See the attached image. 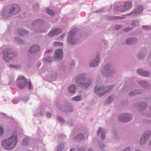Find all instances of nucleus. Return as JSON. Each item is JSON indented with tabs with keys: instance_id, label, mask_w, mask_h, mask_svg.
I'll return each instance as SVG.
<instances>
[{
	"instance_id": "1",
	"label": "nucleus",
	"mask_w": 151,
	"mask_h": 151,
	"mask_svg": "<svg viewBox=\"0 0 151 151\" xmlns=\"http://www.w3.org/2000/svg\"><path fill=\"white\" fill-rule=\"evenodd\" d=\"M92 83V79L87 78L86 74L84 73L78 75L76 78V84L84 89H87Z\"/></svg>"
},
{
	"instance_id": "2",
	"label": "nucleus",
	"mask_w": 151,
	"mask_h": 151,
	"mask_svg": "<svg viewBox=\"0 0 151 151\" xmlns=\"http://www.w3.org/2000/svg\"><path fill=\"white\" fill-rule=\"evenodd\" d=\"M21 10L19 5L14 4L5 7L1 14L4 18H8L17 14Z\"/></svg>"
},
{
	"instance_id": "3",
	"label": "nucleus",
	"mask_w": 151,
	"mask_h": 151,
	"mask_svg": "<svg viewBox=\"0 0 151 151\" xmlns=\"http://www.w3.org/2000/svg\"><path fill=\"white\" fill-rule=\"evenodd\" d=\"M17 143V137L16 135H14L2 142V145L6 150H10L14 147Z\"/></svg>"
},
{
	"instance_id": "4",
	"label": "nucleus",
	"mask_w": 151,
	"mask_h": 151,
	"mask_svg": "<svg viewBox=\"0 0 151 151\" xmlns=\"http://www.w3.org/2000/svg\"><path fill=\"white\" fill-rule=\"evenodd\" d=\"M114 87V85L107 87L96 86L94 88V91L98 96H101L104 95L106 92L110 91Z\"/></svg>"
},
{
	"instance_id": "5",
	"label": "nucleus",
	"mask_w": 151,
	"mask_h": 151,
	"mask_svg": "<svg viewBox=\"0 0 151 151\" xmlns=\"http://www.w3.org/2000/svg\"><path fill=\"white\" fill-rule=\"evenodd\" d=\"M102 73L105 76L108 77L113 76L116 72L114 68L111 64H108L103 68Z\"/></svg>"
},
{
	"instance_id": "6",
	"label": "nucleus",
	"mask_w": 151,
	"mask_h": 151,
	"mask_svg": "<svg viewBox=\"0 0 151 151\" xmlns=\"http://www.w3.org/2000/svg\"><path fill=\"white\" fill-rule=\"evenodd\" d=\"M3 54V58L7 63H9L17 55L14 54V52L10 48L5 49L2 52Z\"/></svg>"
},
{
	"instance_id": "7",
	"label": "nucleus",
	"mask_w": 151,
	"mask_h": 151,
	"mask_svg": "<svg viewBox=\"0 0 151 151\" xmlns=\"http://www.w3.org/2000/svg\"><path fill=\"white\" fill-rule=\"evenodd\" d=\"M75 30L73 29L69 32L67 40L68 44L74 45L79 42V40L75 36Z\"/></svg>"
},
{
	"instance_id": "8",
	"label": "nucleus",
	"mask_w": 151,
	"mask_h": 151,
	"mask_svg": "<svg viewBox=\"0 0 151 151\" xmlns=\"http://www.w3.org/2000/svg\"><path fill=\"white\" fill-rule=\"evenodd\" d=\"M132 5V2L131 1L126 2L124 3L123 5L115 6L114 8V10L124 12L131 9Z\"/></svg>"
},
{
	"instance_id": "9",
	"label": "nucleus",
	"mask_w": 151,
	"mask_h": 151,
	"mask_svg": "<svg viewBox=\"0 0 151 151\" xmlns=\"http://www.w3.org/2000/svg\"><path fill=\"white\" fill-rule=\"evenodd\" d=\"M40 50V46L37 44H34L31 46L28 51V54L29 56L36 54Z\"/></svg>"
},
{
	"instance_id": "10",
	"label": "nucleus",
	"mask_w": 151,
	"mask_h": 151,
	"mask_svg": "<svg viewBox=\"0 0 151 151\" xmlns=\"http://www.w3.org/2000/svg\"><path fill=\"white\" fill-rule=\"evenodd\" d=\"M17 81L18 86L20 89H23L24 88L27 83V79L24 76L19 77Z\"/></svg>"
},
{
	"instance_id": "11",
	"label": "nucleus",
	"mask_w": 151,
	"mask_h": 151,
	"mask_svg": "<svg viewBox=\"0 0 151 151\" xmlns=\"http://www.w3.org/2000/svg\"><path fill=\"white\" fill-rule=\"evenodd\" d=\"M132 115L129 113H123L119 116V119L123 122H127L130 121L132 119Z\"/></svg>"
},
{
	"instance_id": "12",
	"label": "nucleus",
	"mask_w": 151,
	"mask_h": 151,
	"mask_svg": "<svg viewBox=\"0 0 151 151\" xmlns=\"http://www.w3.org/2000/svg\"><path fill=\"white\" fill-rule=\"evenodd\" d=\"M57 107L60 111L63 112H67L72 111L73 110V108L72 106L69 104H67L63 106L58 104Z\"/></svg>"
},
{
	"instance_id": "13",
	"label": "nucleus",
	"mask_w": 151,
	"mask_h": 151,
	"mask_svg": "<svg viewBox=\"0 0 151 151\" xmlns=\"http://www.w3.org/2000/svg\"><path fill=\"white\" fill-rule=\"evenodd\" d=\"M63 51L61 49H56L55 51L54 55V58L55 59L59 61L63 58Z\"/></svg>"
},
{
	"instance_id": "14",
	"label": "nucleus",
	"mask_w": 151,
	"mask_h": 151,
	"mask_svg": "<svg viewBox=\"0 0 151 151\" xmlns=\"http://www.w3.org/2000/svg\"><path fill=\"white\" fill-rule=\"evenodd\" d=\"M143 10V8L142 6H139L133 10L130 13L125 15V16H129L133 15L134 16H137L140 14Z\"/></svg>"
},
{
	"instance_id": "15",
	"label": "nucleus",
	"mask_w": 151,
	"mask_h": 151,
	"mask_svg": "<svg viewBox=\"0 0 151 151\" xmlns=\"http://www.w3.org/2000/svg\"><path fill=\"white\" fill-rule=\"evenodd\" d=\"M46 24L47 25L46 27H45L44 25H43L39 27L35 28L34 29V31L36 33L46 32L47 29L49 27L48 24L47 23Z\"/></svg>"
},
{
	"instance_id": "16",
	"label": "nucleus",
	"mask_w": 151,
	"mask_h": 151,
	"mask_svg": "<svg viewBox=\"0 0 151 151\" xmlns=\"http://www.w3.org/2000/svg\"><path fill=\"white\" fill-rule=\"evenodd\" d=\"M138 40L135 37H132L127 39L126 41V44L128 45H134L137 43Z\"/></svg>"
},
{
	"instance_id": "17",
	"label": "nucleus",
	"mask_w": 151,
	"mask_h": 151,
	"mask_svg": "<svg viewBox=\"0 0 151 151\" xmlns=\"http://www.w3.org/2000/svg\"><path fill=\"white\" fill-rule=\"evenodd\" d=\"M97 134L98 136L100 134L101 139L102 140H104L106 136V132L104 129L101 127L99 128L97 131Z\"/></svg>"
},
{
	"instance_id": "18",
	"label": "nucleus",
	"mask_w": 151,
	"mask_h": 151,
	"mask_svg": "<svg viewBox=\"0 0 151 151\" xmlns=\"http://www.w3.org/2000/svg\"><path fill=\"white\" fill-rule=\"evenodd\" d=\"M100 59L99 55H97L94 60L89 64L90 67H94L96 66L98 64Z\"/></svg>"
},
{
	"instance_id": "19",
	"label": "nucleus",
	"mask_w": 151,
	"mask_h": 151,
	"mask_svg": "<svg viewBox=\"0 0 151 151\" xmlns=\"http://www.w3.org/2000/svg\"><path fill=\"white\" fill-rule=\"evenodd\" d=\"M61 32V30L59 28H56L53 31H50L48 34V36L52 37L55 35H57Z\"/></svg>"
},
{
	"instance_id": "20",
	"label": "nucleus",
	"mask_w": 151,
	"mask_h": 151,
	"mask_svg": "<svg viewBox=\"0 0 151 151\" xmlns=\"http://www.w3.org/2000/svg\"><path fill=\"white\" fill-rule=\"evenodd\" d=\"M134 105L140 108L142 110H144L145 109L147 106V102H140L135 103Z\"/></svg>"
},
{
	"instance_id": "21",
	"label": "nucleus",
	"mask_w": 151,
	"mask_h": 151,
	"mask_svg": "<svg viewBox=\"0 0 151 151\" xmlns=\"http://www.w3.org/2000/svg\"><path fill=\"white\" fill-rule=\"evenodd\" d=\"M142 92V91L139 89H134L130 91L128 95L130 96H135L137 95L141 94Z\"/></svg>"
},
{
	"instance_id": "22",
	"label": "nucleus",
	"mask_w": 151,
	"mask_h": 151,
	"mask_svg": "<svg viewBox=\"0 0 151 151\" xmlns=\"http://www.w3.org/2000/svg\"><path fill=\"white\" fill-rule=\"evenodd\" d=\"M139 84L143 87L147 89H149L150 87V85L146 81H141L139 82Z\"/></svg>"
},
{
	"instance_id": "23",
	"label": "nucleus",
	"mask_w": 151,
	"mask_h": 151,
	"mask_svg": "<svg viewBox=\"0 0 151 151\" xmlns=\"http://www.w3.org/2000/svg\"><path fill=\"white\" fill-rule=\"evenodd\" d=\"M65 146L66 143L65 142H60L57 146V151H62L65 148Z\"/></svg>"
},
{
	"instance_id": "24",
	"label": "nucleus",
	"mask_w": 151,
	"mask_h": 151,
	"mask_svg": "<svg viewBox=\"0 0 151 151\" xmlns=\"http://www.w3.org/2000/svg\"><path fill=\"white\" fill-rule=\"evenodd\" d=\"M60 70L66 74H69L70 71V69L69 68L63 65L61 66Z\"/></svg>"
},
{
	"instance_id": "25",
	"label": "nucleus",
	"mask_w": 151,
	"mask_h": 151,
	"mask_svg": "<svg viewBox=\"0 0 151 151\" xmlns=\"http://www.w3.org/2000/svg\"><path fill=\"white\" fill-rule=\"evenodd\" d=\"M68 90L71 93H75L76 91L75 85H72L69 86L68 88Z\"/></svg>"
},
{
	"instance_id": "26",
	"label": "nucleus",
	"mask_w": 151,
	"mask_h": 151,
	"mask_svg": "<svg viewBox=\"0 0 151 151\" xmlns=\"http://www.w3.org/2000/svg\"><path fill=\"white\" fill-rule=\"evenodd\" d=\"M18 33L21 35L24 36L26 35H28V31H27L23 29H19L17 30Z\"/></svg>"
},
{
	"instance_id": "27",
	"label": "nucleus",
	"mask_w": 151,
	"mask_h": 151,
	"mask_svg": "<svg viewBox=\"0 0 151 151\" xmlns=\"http://www.w3.org/2000/svg\"><path fill=\"white\" fill-rule=\"evenodd\" d=\"M43 22V21L41 19H37L32 22V25L34 26L36 24L39 25L42 24Z\"/></svg>"
},
{
	"instance_id": "28",
	"label": "nucleus",
	"mask_w": 151,
	"mask_h": 151,
	"mask_svg": "<svg viewBox=\"0 0 151 151\" xmlns=\"http://www.w3.org/2000/svg\"><path fill=\"white\" fill-rule=\"evenodd\" d=\"M84 138V137L83 134H79L76 135L74 138V139H77L78 141L82 140Z\"/></svg>"
},
{
	"instance_id": "29",
	"label": "nucleus",
	"mask_w": 151,
	"mask_h": 151,
	"mask_svg": "<svg viewBox=\"0 0 151 151\" xmlns=\"http://www.w3.org/2000/svg\"><path fill=\"white\" fill-rule=\"evenodd\" d=\"M148 139L147 138H146L144 136H142L141 137V140L140 141V144L141 145H144L145 142L147 141L148 140Z\"/></svg>"
},
{
	"instance_id": "30",
	"label": "nucleus",
	"mask_w": 151,
	"mask_h": 151,
	"mask_svg": "<svg viewBox=\"0 0 151 151\" xmlns=\"http://www.w3.org/2000/svg\"><path fill=\"white\" fill-rule=\"evenodd\" d=\"M151 132L149 130H148L147 131L143 134L144 136L146 138H147V139H148L151 136Z\"/></svg>"
},
{
	"instance_id": "31",
	"label": "nucleus",
	"mask_w": 151,
	"mask_h": 151,
	"mask_svg": "<svg viewBox=\"0 0 151 151\" xmlns=\"http://www.w3.org/2000/svg\"><path fill=\"white\" fill-rule=\"evenodd\" d=\"M124 17H123L111 16L110 17V20H115L119 19H124Z\"/></svg>"
},
{
	"instance_id": "32",
	"label": "nucleus",
	"mask_w": 151,
	"mask_h": 151,
	"mask_svg": "<svg viewBox=\"0 0 151 151\" xmlns=\"http://www.w3.org/2000/svg\"><path fill=\"white\" fill-rule=\"evenodd\" d=\"M139 21L137 20H133L131 22V25L133 27H137L139 25Z\"/></svg>"
},
{
	"instance_id": "33",
	"label": "nucleus",
	"mask_w": 151,
	"mask_h": 151,
	"mask_svg": "<svg viewBox=\"0 0 151 151\" xmlns=\"http://www.w3.org/2000/svg\"><path fill=\"white\" fill-rule=\"evenodd\" d=\"M72 100L75 101H79L82 99L81 96L78 95L73 97L71 99Z\"/></svg>"
},
{
	"instance_id": "34",
	"label": "nucleus",
	"mask_w": 151,
	"mask_h": 151,
	"mask_svg": "<svg viewBox=\"0 0 151 151\" xmlns=\"http://www.w3.org/2000/svg\"><path fill=\"white\" fill-rule=\"evenodd\" d=\"M15 41L17 43L21 44L23 43L24 42V41L18 37H16L14 38Z\"/></svg>"
},
{
	"instance_id": "35",
	"label": "nucleus",
	"mask_w": 151,
	"mask_h": 151,
	"mask_svg": "<svg viewBox=\"0 0 151 151\" xmlns=\"http://www.w3.org/2000/svg\"><path fill=\"white\" fill-rule=\"evenodd\" d=\"M45 61L46 62H50L52 61V58L51 56H47L44 58Z\"/></svg>"
},
{
	"instance_id": "36",
	"label": "nucleus",
	"mask_w": 151,
	"mask_h": 151,
	"mask_svg": "<svg viewBox=\"0 0 151 151\" xmlns=\"http://www.w3.org/2000/svg\"><path fill=\"white\" fill-rule=\"evenodd\" d=\"M113 98L114 97L112 95H111L109 96L106 102V104H110L112 101Z\"/></svg>"
},
{
	"instance_id": "37",
	"label": "nucleus",
	"mask_w": 151,
	"mask_h": 151,
	"mask_svg": "<svg viewBox=\"0 0 151 151\" xmlns=\"http://www.w3.org/2000/svg\"><path fill=\"white\" fill-rule=\"evenodd\" d=\"M46 12L50 15L53 16L54 15V13L52 11L49 9H47L46 11Z\"/></svg>"
},
{
	"instance_id": "38",
	"label": "nucleus",
	"mask_w": 151,
	"mask_h": 151,
	"mask_svg": "<svg viewBox=\"0 0 151 151\" xmlns=\"http://www.w3.org/2000/svg\"><path fill=\"white\" fill-rule=\"evenodd\" d=\"M142 28L145 30H151V26L149 25H143L142 26Z\"/></svg>"
},
{
	"instance_id": "39",
	"label": "nucleus",
	"mask_w": 151,
	"mask_h": 151,
	"mask_svg": "<svg viewBox=\"0 0 151 151\" xmlns=\"http://www.w3.org/2000/svg\"><path fill=\"white\" fill-rule=\"evenodd\" d=\"M150 72L148 71H144L142 76L145 77H147L149 76H150Z\"/></svg>"
},
{
	"instance_id": "40",
	"label": "nucleus",
	"mask_w": 151,
	"mask_h": 151,
	"mask_svg": "<svg viewBox=\"0 0 151 151\" xmlns=\"http://www.w3.org/2000/svg\"><path fill=\"white\" fill-rule=\"evenodd\" d=\"M144 71L141 69H139L137 70V73L140 76H142Z\"/></svg>"
},
{
	"instance_id": "41",
	"label": "nucleus",
	"mask_w": 151,
	"mask_h": 151,
	"mask_svg": "<svg viewBox=\"0 0 151 151\" xmlns=\"http://www.w3.org/2000/svg\"><path fill=\"white\" fill-rule=\"evenodd\" d=\"M54 45L55 46H62L63 44L61 42H54Z\"/></svg>"
},
{
	"instance_id": "42",
	"label": "nucleus",
	"mask_w": 151,
	"mask_h": 151,
	"mask_svg": "<svg viewBox=\"0 0 151 151\" xmlns=\"http://www.w3.org/2000/svg\"><path fill=\"white\" fill-rule=\"evenodd\" d=\"M29 140L27 138H25L24 140H23L22 142V144L23 145H26L28 144Z\"/></svg>"
},
{
	"instance_id": "43",
	"label": "nucleus",
	"mask_w": 151,
	"mask_h": 151,
	"mask_svg": "<svg viewBox=\"0 0 151 151\" xmlns=\"http://www.w3.org/2000/svg\"><path fill=\"white\" fill-rule=\"evenodd\" d=\"M123 26L122 25L118 24L115 26V27L117 30H119L123 28Z\"/></svg>"
},
{
	"instance_id": "44",
	"label": "nucleus",
	"mask_w": 151,
	"mask_h": 151,
	"mask_svg": "<svg viewBox=\"0 0 151 151\" xmlns=\"http://www.w3.org/2000/svg\"><path fill=\"white\" fill-rule=\"evenodd\" d=\"M58 120L62 124H64L65 122V121L62 117H58L57 118Z\"/></svg>"
},
{
	"instance_id": "45",
	"label": "nucleus",
	"mask_w": 151,
	"mask_h": 151,
	"mask_svg": "<svg viewBox=\"0 0 151 151\" xmlns=\"http://www.w3.org/2000/svg\"><path fill=\"white\" fill-rule=\"evenodd\" d=\"M10 67L14 68H19L20 67V66L18 65H10Z\"/></svg>"
},
{
	"instance_id": "46",
	"label": "nucleus",
	"mask_w": 151,
	"mask_h": 151,
	"mask_svg": "<svg viewBox=\"0 0 151 151\" xmlns=\"http://www.w3.org/2000/svg\"><path fill=\"white\" fill-rule=\"evenodd\" d=\"M144 57L145 55L143 54H139L137 55L138 58L139 59H142L144 58Z\"/></svg>"
},
{
	"instance_id": "47",
	"label": "nucleus",
	"mask_w": 151,
	"mask_h": 151,
	"mask_svg": "<svg viewBox=\"0 0 151 151\" xmlns=\"http://www.w3.org/2000/svg\"><path fill=\"white\" fill-rule=\"evenodd\" d=\"M99 146L101 150H104V147L105 146V145L103 144L99 143Z\"/></svg>"
},
{
	"instance_id": "48",
	"label": "nucleus",
	"mask_w": 151,
	"mask_h": 151,
	"mask_svg": "<svg viewBox=\"0 0 151 151\" xmlns=\"http://www.w3.org/2000/svg\"><path fill=\"white\" fill-rule=\"evenodd\" d=\"M105 12L104 9H101L99 10L96 11L95 13H101V12Z\"/></svg>"
},
{
	"instance_id": "49",
	"label": "nucleus",
	"mask_w": 151,
	"mask_h": 151,
	"mask_svg": "<svg viewBox=\"0 0 151 151\" xmlns=\"http://www.w3.org/2000/svg\"><path fill=\"white\" fill-rule=\"evenodd\" d=\"M4 134V130L1 126H0V136H1Z\"/></svg>"
},
{
	"instance_id": "50",
	"label": "nucleus",
	"mask_w": 151,
	"mask_h": 151,
	"mask_svg": "<svg viewBox=\"0 0 151 151\" xmlns=\"http://www.w3.org/2000/svg\"><path fill=\"white\" fill-rule=\"evenodd\" d=\"M132 29L129 27H128L127 28H125L124 29V31H125L126 32H128L130 31H131Z\"/></svg>"
},
{
	"instance_id": "51",
	"label": "nucleus",
	"mask_w": 151,
	"mask_h": 151,
	"mask_svg": "<svg viewBox=\"0 0 151 151\" xmlns=\"http://www.w3.org/2000/svg\"><path fill=\"white\" fill-rule=\"evenodd\" d=\"M131 150L130 147L129 146L123 149L122 151H130Z\"/></svg>"
},
{
	"instance_id": "52",
	"label": "nucleus",
	"mask_w": 151,
	"mask_h": 151,
	"mask_svg": "<svg viewBox=\"0 0 151 151\" xmlns=\"http://www.w3.org/2000/svg\"><path fill=\"white\" fill-rule=\"evenodd\" d=\"M27 83H28V88L29 89H31L32 88V85L31 82L29 81L28 82H27Z\"/></svg>"
},
{
	"instance_id": "53",
	"label": "nucleus",
	"mask_w": 151,
	"mask_h": 151,
	"mask_svg": "<svg viewBox=\"0 0 151 151\" xmlns=\"http://www.w3.org/2000/svg\"><path fill=\"white\" fill-rule=\"evenodd\" d=\"M46 116L48 118H50L51 116V114L50 113L47 112L46 114Z\"/></svg>"
},
{
	"instance_id": "54",
	"label": "nucleus",
	"mask_w": 151,
	"mask_h": 151,
	"mask_svg": "<svg viewBox=\"0 0 151 151\" xmlns=\"http://www.w3.org/2000/svg\"><path fill=\"white\" fill-rule=\"evenodd\" d=\"M67 124H68L69 126H71L73 125V123L72 122L69 121L68 122Z\"/></svg>"
},
{
	"instance_id": "55",
	"label": "nucleus",
	"mask_w": 151,
	"mask_h": 151,
	"mask_svg": "<svg viewBox=\"0 0 151 151\" xmlns=\"http://www.w3.org/2000/svg\"><path fill=\"white\" fill-rule=\"evenodd\" d=\"M52 50H48L47 51H46L45 52V54H47L49 52H52Z\"/></svg>"
},
{
	"instance_id": "56",
	"label": "nucleus",
	"mask_w": 151,
	"mask_h": 151,
	"mask_svg": "<svg viewBox=\"0 0 151 151\" xmlns=\"http://www.w3.org/2000/svg\"><path fill=\"white\" fill-rule=\"evenodd\" d=\"M69 151H74V150L73 148H71L70 149Z\"/></svg>"
},
{
	"instance_id": "57",
	"label": "nucleus",
	"mask_w": 151,
	"mask_h": 151,
	"mask_svg": "<svg viewBox=\"0 0 151 151\" xmlns=\"http://www.w3.org/2000/svg\"><path fill=\"white\" fill-rule=\"evenodd\" d=\"M104 45H106V46H107V42H104Z\"/></svg>"
},
{
	"instance_id": "58",
	"label": "nucleus",
	"mask_w": 151,
	"mask_h": 151,
	"mask_svg": "<svg viewBox=\"0 0 151 151\" xmlns=\"http://www.w3.org/2000/svg\"><path fill=\"white\" fill-rule=\"evenodd\" d=\"M88 151H93V149L92 148H90L88 150Z\"/></svg>"
},
{
	"instance_id": "59",
	"label": "nucleus",
	"mask_w": 151,
	"mask_h": 151,
	"mask_svg": "<svg viewBox=\"0 0 151 151\" xmlns=\"http://www.w3.org/2000/svg\"><path fill=\"white\" fill-rule=\"evenodd\" d=\"M13 83V81H11L9 82V84H12Z\"/></svg>"
},
{
	"instance_id": "60",
	"label": "nucleus",
	"mask_w": 151,
	"mask_h": 151,
	"mask_svg": "<svg viewBox=\"0 0 151 151\" xmlns=\"http://www.w3.org/2000/svg\"><path fill=\"white\" fill-rule=\"evenodd\" d=\"M65 36V35H63L60 36V37L63 38Z\"/></svg>"
},
{
	"instance_id": "61",
	"label": "nucleus",
	"mask_w": 151,
	"mask_h": 151,
	"mask_svg": "<svg viewBox=\"0 0 151 151\" xmlns=\"http://www.w3.org/2000/svg\"><path fill=\"white\" fill-rule=\"evenodd\" d=\"M134 151H141L139 150V149H136Z\"/></svg>"
},
{
	"instance_id": "62",
	"label": "nucleus",
	"mask_w": 151,
	"mask_h": 151,
	"mask_svg": "<svg viewBox=\"0 0 151 151\" xmlns=\"http://www.w3.org/2000/svg\"><path fill=\"white\" fill-rule=\"evenodd\" d=\"M149 116H150V117H151V114L149 115Z\"/></svg>"
},
{
	"instance_id": "63",
	"label": "nucleus",
	"mask_w": 151,
	"mask_h": 151,
	"mask_svg": "<svg viewBox=\"0 0 151 151\" xmlns=\"http://www.w3.org/2000/svg\"><path fill=\"white\" fill-rule=\"evenodd\" d=\"M150 145H151V140H150Z\"/></svg>"
},
{
	"instance_id": "64",
	"label": "nucleus",
	"mask_w": 151,
	"mask_h": 151,
	"mask_svg": "<svg viewBox=\"0 0 151 151\" xmlns=\"http://www.w3.org/2000/svg\"><path fill=\"white\" fill-rule=\"evenodd\" d=\"M150 109L151 110V106L150 107Z\"/></svg>"
}]
</instances>
